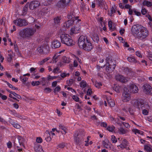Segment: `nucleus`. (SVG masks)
<instances>
[{
  "label": "nucleus",
  "mask_w": 152,
  "mask_h": 152,
  "mask_svg": "<svg viewBox=\"0 0 152 152\" xmlns=\"http://www.w3.org/2000/svg\"><path fill=\"white\" fill-rule=\"evenodd\" d=\"M42 47L43 50V54H46L49 53V47L48 45H42Z\"/></svg>",
  "instance_id": "5701e85b"
},
{
  "label": "nucleus",
  "mask_w": 152,
  "mask_h": 152,
  "mask_svg": "<svg viewBox=\"0 0 152 152\" xmlns=\"http://www.w3.org/2000/svg\"><path fill=\"white\" fill-rule=\"evenodd\" d=\"M134 106L140 109L141 108L142 109V113L145 115H147L148 113V111L150 108V107L148 104H144V101L141 99H138L136 100L134 103Z\"/></svg>",
  "instance_id": "7ed1b4c3"
},
{
  "label": "nucleus",
  "mask_w": 152,
  "mask_h": 152,
  "mask_svg": "<svg viewBox=\"0 0 152 152\" xmlns=\"http://www.w3.org/2000/svg\"><path fill=\"white\" fill-rule=\"evenodd\" d=\"M58 77L56 76H52L50 75H49L47 77V79L48 80H50L54 79H56Z\"/></svg>",
  "instance_id": "8fccbe9b"
},
{
  "label": "nucleus",
  "mask_w": 152,
  "mask_h": 152,
  "mask_svg": "<svg viewBox=\"0 0 152 152\" xmlns=\"http://www.w3.org/2000/svg\"><path fill=\"white\" fill-rule=\"evenodd\" d=\"M0 122H2V123L4 124H6L7 123V121H5L4 119L2 118L0 116Z\"/></svg>",
  "instance_id": "338daca9"
},
{
  "label": "nucleus",
  "mask_w": 152,
  "mask_h": 152,
  "mask_svg": "<svg viewBox=\"0 0 152 152\" xmlns=\"http://www.w3.org/2000/svg\"><path fill=\"white\" fill-rule=\"evenodd\" d=\"M68 18H71V20L67 21L64 23V26L66 28H68L72 26L75 21L77 23H79L81 21L80 19H79V16L75 17L73 15H72L68 16Z\"/></svg>",
  "instance_id": "423d86ee"
},
{
  "label": "nucleus",
  "mask_w": 152,
  "mask_h": 152,
  "mask_svg": "<svg viewBox=\"0 0 152 152\" xmlns=\"http://www.w3.org/2000/svg\"><path fill=\"white\" fill-rule=\"evenodd\" d=\"M145 149L149 152H151L152 151V149L150 147L147 145L145 146Z\"/></svg>",
  "instance_id": "052dcab7"
},
{
  "label": "nucleus",
  "mask_w": 152,
  "mask_h": 152,
  "mask_svg": "<svg viewBox=\"0 0 152 152\" xmlns=\"http://www.w3.org/2000/svg\"><path fill=\"white\" fill-rule=\"evenodd\" d=\"M94 86L96 88H99L102 86V84L101 82H98L97 81H96L94 83Z\"/></svg>",
  "instance_id": "ea45409f"
},
{
  "label": "nucleus",
  "mask_w": 152,
  "mask_h": 152,
  "mask_svg": "<svg viewBox=\"0 0 152 152\" xmlns=\"http://www.w3.org/2000/svg\"><path fill=\"white\" fill-rule=\"evenodd\" d=\"M42 50V45L39 47L37 49L38 52L41 54H43V50Z\"/></svg>",
  "instance_id": "49530a36"
},
{
  "label": "nucleus",
  "mask_w": 152,
  "mask_h": 152,
  "mask_svg": "<svg viewBox=\"0 0 152 152\" xmlns=\"http://www.w3.org/2000/svg\"><path fill=\"white\" fill-rule=\"evenodd\" d=\"M91 38L92 40L96 43H98L99 41V38L98 35L97 34H93L91 36Z\"/></svg>",
  "instance_id": "b1692460"
},
{
  "label": "nucleus",
  "mask_w": 152,
  "mask_h": 152,
  "mask_svg": "<svg viewBox=\"0 0 152 152\" xmlns=\"http://www.w3.org/2000/svg\"><path fill=\"white\" fill-rule=\"evenodd\" d=\"M12 126L16 129H20L21 127V126L20 124L15 122Z\"/></svg>",
  "instance_id": "4d7b16f0"
},
{
  "label": "nucleus",
  "mask_w": 152,
  "mask_h": 152,
  "mask_svg": "<svg viewBox=\"0 0 152 152\" xmlns=\"http://www.w3.org/2000/svg\"><path fill=\"white\" fill-rule=\"evenodd\" d=\"M79 48L86 51H89L92 50L93 46L86 36H80L78 40Z\"/></svg>",
  "instance_id": "f257e3e1"
},
{
  "label": "nucleus",
  "mask_w": 152,
  "mask_h": 152,
  "mask_svg": "<svg viewBox=\"0 0 152 152\" xmlns=\"http://www.w3.org/2000/svg\"><path fill=\"white\" fill-rule=\"evenodd\" d=\"M130 89L131 91L133 93H137L138 91V89L137 87L135 84H132L130 86Z\"/></svg>",
  "instance_id": "4be33fe9"
},
{
  "label": "nucleus",
  "mask_w": 152,
  "mask_h": 152,
  "mask_svg": "<svg viewBox=\"0 0 152 152\" xmlns=\"http://www.w3.org/2000/svg\"><path fill=\"white\" fill-rule=\"evenodd\" d=\"M147 10L145 9L142 8L141 10L142 14L143 15H145L147 13Z\"/></svg>",
  "instance_id": "680f3d73"
},
{
  "label": "nucleus",
  "mask_w": 152,
  "mask_h": 152,
  "mask_svg": "<svg viewBox=\"0 0 152 152\" xmlns=\"http://www.w3.org/2000/svg\"><path fill=\"white\" fill-rule=\"evenodd\" d=\"M80 29V26H78L77 25L74 26L71 28L70 29V35L72 36L74 34L78 33L79 32Z\"/></svg>",
  "instance_id": "4468645a"
},
{
  "label": "nucleus",
  "mask_w": 152,
  "mask_h": 152,
  "mask_svg": "<svg viewBox=\"0 0 152 152\" xmlns=\"http://www.w3.org/2000/svg\"><path fill=\"white\" fill-rule=\"evenodd\" d=\"M107 100L109 105L111 107H113L115 105V103L111 99L110 97H108L107 98Z\"/></svg>",
  "instance_id": "c756f323"
},
{
  "label": "nucleus",
  "mask_w": 152,
  "mask_h": 152,
  "mask_svg": "<svg viewBox=\"0 0 152 152\" xmlns=\"http://www.w3.org/2000/svg\"><path fill=\"white\" fill-rule=\"evenodd\" d=\"M45 140L47 142L50 141L52 138L51 137V134L49 131L47 130L45 132Z\"/></svg>",
  "instance_id": "412c9836"
},
{
  "label": "nucleus",
  "mask_w": 152,
  "mask_h": 152,
  "mask_svg": "<svg viewBox=\"0 0 152 152\" xmlns=\"http://www.w3.org/2000/svg\"><path fill=\"white\" fill-rule=\"evenodd\" d=\"M39 5L40 3L38 1H32L29 4V8L30 9L33 10L39 7Z\"/></svg>",
  "instance_id": "dca6fc26"
},
{
  "label": "nucleus",
  "mask_w": 152,
  "mask_h": 152,
  "mask_svg": "<svg viewBox=\"0 0 152 152\" xmlns=\"http://www.w3.org/2000/svg\"><path fill=\"white\" fill-rule=\"evenodd\" d=\"M80 85L81 88H83L86 87L87 83L86 81L83 80L80 83Z\"/></svg>",
  "instance_id": "72a5a7b5"
},
{
  "label": "nucleus",
  "mask_w": 152,
  "mask_h": 152,
  "mask_svg": "<svg viewBox=\"0 0 152 152\" xmlns=\"http://www.w3.org/2000/svg\"><path fill=\"white\" fill-rule=\"evenodd\" d=\"M92 91L91 88H88L87 91V95H90L92 94Z\"/></svg>",
  "instance_id": "69168bd1"
},
{
  "label": "nucleus",
  "mask_w": 152,
  "mask_h": 152,
  "mask_svg": "<svg viewBox=\"0 0 152 152\" xmlns=\"http://www.w3.org/2000/svg\"><path fill=\"white\" fill-rule=\"evenodd\" d=\"M40 83V82L39 81H33L31 82V85L33 86H37L39 85Z\"/></svg>",
  "instance_id": "a18cd8bd"
},
{
  "label": "nucleus",
  "mask_w": 152,
  "mask_h": 152,
  "mask_svg": "<svg viewBox=\"0 0 152 152\" xmlns=\"http://www.w3.org/2000/svg\"><path fill=\"white\" fill-rule=\"evenodd\" d=\"M61 42L68 46H72L75 45V42L73 41L69 34H62L60 36Z\"/></svg>",
  "instance_id": "39448f33"
},
{
  "label": "nucleus",
  "mask_w": 152,
  "mask_h": 152,
  "mask_svg": "<svg viewBox=\"0 0 152 152\" xmlns=\"http://www.w3.org/2000/svg\"><path fill=\"white\" fill-rule=\"evenodd\" d=\"M71 0H60L56 4V6L59 8L64 9L69 5Z\"/></svg>",
  "instance_id": "0eeeda50"
},
{
  "label": "nucleus",
  "mask_w": 152,
  "mask_h": 152,
  "mask_svg": "<svg viewBox=\"0 0 152 152\" xmlns=\"http://www.w3.org/2000/svg\"><path fill=\"white\" fill-rule=\"evenodd\" d=\"M67 84L68 86H70L73 84L74 81L73 79H70L69 81H67Z\"/></svg>",
  "instance_id": "bf43d9fd"
},
{
  "label": "nucleus",
  "mask_w": 152,
  "mask_h": 152,
  "mask_svg": "<svg viewBox=\"0 0 152 152\" xmlns=\"http://www.w3.org/2000/svg\"><path fill=\"white\" fill-rule=\"evenodd\" d=\"M115 127L113 126H108L107 128V130L110 132H113L114 131Z\"/></svg>",
  "instance_id": "4c0bfd02"
},
{
  "label": "nucleus",
  "mask_w": 152,
  "mask_h": 152,
  "mask_svg": "<svg viewBox=\"0 0 152 152\" xmlns=\"http://www.w3.org/2000/svg\"><path fill=\"white\" fill-rule=\"evenodd\" d=\"M61 89V87L59 86H58L56 87L54 89L53 92L54 93H56L57 92H58L60 91Z\"/></svg>",
  "instance_id": "3c124183"
},
{
  "label": "nucleus",
  "mask_w": 152,
  "mask_h": 152,
  "mask_svg": "<svg viewBox=\"0 0 152 152\" xmlns=\"http://www.w3.org/2000/svg\"><path fill=\"white\" fill-rule=\"evenodd\" d=\"M122 110L127 113L129 112L131 115H134V110L129 105L126 104L124 105L122 108Z\"/></svg>",
  "instance_id": "f8f14e48"
},
{
  "label": "nucleus",
  "mask_w": 152,
  "mask_h": 152,
  "mask_svg": "<svg viewBox=\"0 0 152 152\" xmlns=\"http://www.w3.org/2000/svg\"><path fill=\"white\" fill-rule=\"evenodd\" d=\"M36 141L38 143H41L42 142V138L40 137H37L36 140Z\"/></svg>",
  "instance_id": "0e129e2a"
},
{
  "label": "nucleus",
  "mask_w": 152,
  "mask_h": 152,
  "mask_svg": "<svg viewBox=\"0 0 152 152\" xmlns=\"http://www.w3.org/2000/svg\"><path fill=\"white\" fill-rule=\"evenodd\" d=\"M118 132L120 134H123L127 132L126 130L122 127H120L118 129Z\"/></svg>",
  "instance_id": "f704fd0d"
},
{
  "label": "nucleus",
  "mask_w": 152,
  "mask_h": 152,
  "mask_svg": "<svg viewBox=\"0 0 152 152\" xmlns=\"http://www.w3.org/2000/svg\"><path fill=\"white\" fill-rule=\"evenodd\" d=\"M96 19L97 22L99 23L104 22V18L102 17H98L96 18Z\"/></svg>",
  "instance_id": "de8ad7c7"
},
{
  "label": "nucleus",
  "mask_w": 152,
  "mask_h": 152,
  "mask_svg": "<svg viewBox=\"0 0 152 152\" xmlns=\"http://www.w3.org/2000/svg\"><path fill=\"white\" fill-rule=\"evenodd\" d=\"M97 1L99 6H102L104 5L103 0H97Z\"/></svg>",
  "instance_id": "864d4df0"
},
{
  "label": "nucleus",
  "mask_w": 152,
  "mask_h": 152,
  "mask_svg": "<svg viewBox=\"0 0 152 152\" xmlns=\"http://www.w3.org/2000/svg\"><path fill=\"white\" fill-rule=\"evenodd\" d=\"M128 142L126 139H124L122 142L119 146L122 149L126 148L127 146Z\"/></svg>",
  "instance_id": "393cba45"
},
{
  "label": "nucleus",
  "mask_w": 152,
  "mask_h": 152,
  "mask_svg": "<svg viewBox=\"0 0 152 152\" xmlns=\"http://www.w3.org/2000/svg\"><path fill=\"white\" fill-rule=\"evenodd\" d=\"M106 71L109 73L112 72L115 69L116 66V62L113 58L108 56L106 58Z\"/></svg>",
  "instance_id": "20e7f679"
},
{
  "label": "nucleus",
  "mask_w": 152,
  "mask_h": 152,
  "mask_svg": "<svg viewBox=\"0 0 152 152\" xmlns=\"http://www.w3.org/2000/svg\"><path fill=\"white\" fill-rule=\"evenodd\" d=\"M17 138L20 146H23L24 147V143L25 141L24 139L22 137L20 136H18Z\"/></svg>",
  "instance_id": "a878e982"
},
{
  "label": "nucleus",
  "mask_w": 152,
  "mask_h": 152,
  "mask_svg": "<svg viewBox=\"0 0 152 152\" xmlns=\"http://www.w3.org/2000/svg\"><path fill=\"white\" fill-rule=\"evenodd\" d=\"M113 90L117 93H119L121 91V88L118 85H115L113 87Z\"/></svg>",
  "instance_id": "2f4dec72"
},
{
  "label": "nucleus",
  "mask_w": 152,
  "mask_h": 152,
  "mask_svg": "<svg viewBox=\"0 0 152 152\" xmlns=\"http://www.w3.org/2000/svg\"><path fill=\"white\" fill-rule=\"evenodd\" d=\"M36 31V29L34 28L27 27L20 29L18 36L21 39H28L32 36Z\"/></svg>",
  "instance_id": "f03ea898"
},
{
  "label": "nucleus",
  "mask_w": 152,
  "mask_h": 152,
  "mask_svg": "<svg viewBox=\"0 0 152 152\" xmlns=\"http://www.w3.org/2000/svg\"><path fill=\"white\" fill-rule=\"evenodd\" d=\"M142 4L143 5L146 6L148 7H150L152 6V3L151 2L146 0H144Z\"/></svg>",
  "instance_id": "c9c22d12"
},
{
  "label": "nucleus",
  "mask_w": 152,
  "mask_h": 152,
  "mask_svg": "<svg viewBox=\"0 0 152 152\" xmlns=\"http://www.w3.org/2000/svg\"><path fill=\"white\" fill-rule=\"evenodd\" d=\"M79 135L78 133L77 132L75 133L74 135V140L76 144L80 145L81 144V140L78 137Z\"/></svg>",
  "instance_id": "6ab92c4d"
},
{
  "label": "nucleus",
  "mask_w": 152,
  "mask_h": 152,
  "mask_svg": "<svg viewBox=\"0 0 152 152\" xmlns=\"http://www.w3.org/2000/svg\"><path fill=\"white\" fill-rule=\"evenodd\" d=\"M143 90L146 92V94H152V88L151 86L147 84L144 85Z\"/></svg>",
  "instance_id": "f3484780"
},
{
  "label": "nucleus",
  "mask_w": 152,
  "mask_h": 152,
  "mask_svg": "<svg viewBox=\"0 0 152 152\" xmlns=\"http://www.w3.org/2000/svg\"><path fill=\"white\" fill-rule=\"evenodd\" d=\"M29 5V2H27L25 6L23 7V14L25 15L26 14L28 7Z\"/></svg>",
  "instance_id": "473e14b6"
},
{
  "label": "nucleus",
  "mask_w": 152,
  "mask_h": 152,
  "mask_svg": "<svg viewBox=\"0 0 152 152\" xmlns=\"http://www.w3.org/2000/svg\"><path fill=\"white\" fill-rule=\"evenodd\" d=\"M62 62L64 63H68L69 61L66 56H64L62 58Z\"/></svg>",
  "instance_id": "5fc2aeb1"
},
{
  "label": "nucleus",
  "mask_w": 152,
  "mask_h": 152,
  "mask_svg": "<svg viewBox=\"0 0 152 152\" xmlns=\"http://www.w3.org/2000/svg\"><path fill=\"white\" fill-rule=\"evenodd\" d=\"M115 79L117 80H118L121 83H124L127 82L129 79L123 75H118L115 76Z\"/></svg>",
  "instance_id": "2eb2a0df"
},
{
  "label": "nucleus",
  "mask_w": 152,
  "mask_h": 152,
  "mask_svg": "<svg viewBox=\"0 0 152 152\" xmlns=\"http://www.w3.org/2000/svg\"><path fill=\"white\" fill-rule=\"evenodd\" d=\"M65 146V144L63 142L60 143L58 146L57 148H63Z\"/></svg>",
  "instance_id": "603ef678"
},
{
  "label": "nucleus",
  "mask_w": 152,
  "mask_h": 152,
  "mask_svg": "<svg viewBox=\"0 0 152 152\" xmlns=\"http://www.w3.org/2000/svg\"><path fill=\"white\" fill-rule=\"evenodd\" d=\"M148 35V31L147 29L145 28L142 30L139 34H138L137 37L138 38L143 40Z\"/></svg>",
  "instance_id": "1a4fd4ad"
},
{
  "label": "nucleus",
  "mask_w": 152,
  "mask_h": 152,
  "mask_svg": "<svg viewBox=\"0 0 152 152\" xmlns=\"http://www.w3.org/2000/svg\"><path fill=\"white\" fill-rule=\"evenodd\" d=\"M50 58L48 57L47 58L44 59L41 61H40L39 63V64L40 65H42L45 62L48 61L49 59Z\"/></svg>",
  "instance_id": "37998d69"
},
{
  "label": "nucleus",
  "mask_w": 152,
  "mask_h": 152,
  "mask_svg": "<svg viewBox=\"0 0 152 152\" xmlns=\"http://www.w3.org/2000/svg\"><path fill=\"white\" fill-rule=\"evenodd\" d=\"M113 124H118L120 126L122 125L121 122L120 121L119 118H115L114 122H113Z\"/></svg>",
  "instance_id": "e433bc0d"
},
{
  "label": "nucleus",
  "mask_w": 152,
  "mask_h": 152,
  "mask_svg": "<svg viewBox=\"0 0 152 152\" xmlns=\"http://www.w3.org/2000/svg\"><path fill=\"white\" fill-rule=\"evenodd\" d=\"M115 9L116 8H114L113 6H112V7L110 8V13H109L110 16H112L113 14L115 12Z\"/></svg>",
  "instance_id": "79ce46f5"
},
{
  "label": "nucleus",
  "mask_w": 152,
  "mask_h": 152,
  "mask_svg": "<svg viewBox=\"0 0 152 152\" xmlns=\"http://www.w3.org/2000/svg\"><path fill=\"white\" fill-rule=\"evenodd\" d=\"M141 27V25L138 24L133 25L131 29V32L132 34L134 36H138L139 32L138 30L140 29V28Z\"/></svg>",
  "instance_id": "9b49d317"
},
{
  "label": "nucleus",
  "mask_w": 152,
  "mask_h": 152,
  "mask_svg": "<svg viewBox=\"0 0 152 152\" xmlns=\"http://www.w3.org/2000/svg\"><path fill=\"white\" fill-rule=\"evenodd\" d=\"M50 8L46 6L41 10L39 12V14H40L41 15L43 16H48L50 13Z\"/></svg>",
  "instance_id": "ddd939ff"
},
{
  "label": "nucleus",
  "mask_w": 152,
  "mask_h": 152,
  "mask_svg": "<svg viewBox=\"0 0 152 152\" xmlns=\"http://www.w3.org/2000/svg\"><path fill=\"white\" fill-rule=\"evenodd\" d=\"M110 140L112 143H115L117 141V140L115 136L114 135H112L111 136V138L110 139Z\"/></svg>",
  "instance_id": "a19ab883"
},
{
  "label": "nucleus",
  "mask_w": 152,
  "mask_h": 152,
  "mask_svg": "<svg viewBox=\"0 0 152 152\" xmlns=\"http://www.w3.org/2000/svg\"><path fill=\"white\" fill-rule=\"evenodd\" d=\"M20 80L23 83H25L27 80L28 78L24 76H21L20 77Z\"/></svg>",
  "instance_id": "58836bf2"
},
{
  "label": "nucleus",
  "mask_w": 152,
  "mask_h": 152,
  "mask_svg": "<svg viewBox=\"0 0 152 152\" xmlns=\"http://www.w3.org/2000/svg\"><path fill=\"white\" fill-rule=\"evenodd\" d=\"M44 91L46 93H48L51 92V89L49 87H46L44 89Z\"/></svg>",
  "instance_id": "e2e57ef3"
},
{
  "label": "nucleus",
  "mask_w": 152,
  "mask_h": 152,
  "mask_svg": "<svg viewBox=\"0 0 152 152\" xmlns=\"http://www.w3.org/2000/svg\"><path fill=\"white\" fill-rule=\"evenodd\" d=\"M127 59L129 62L131 63H135L137 62V60L135 57L132 56L128 57Z\"/></svg>",
  "instance_id": "cd10ccee"
},
{
  "label": "nucleus",
  "mask_w": 152,
  "mask_h": 152,
  "mask_svg": "<svg viewBox=\"0 0 152 152\" xmlns=\"http://www.w3.org/2000/svg\"><path fill=\"white\" fill-rule=\"evenodd\" d=\"M122 99L123 101L124 102H127L131 99L130 95L129 93V91L126 89V91H124L122 95Z\"/></svg>",
  "instance_id": "9d476101"
},
{
  "label": "nucleus",
  "mask_w": 152,
  "mask_h": 152,
  "mask_svg": "<svg viewBox=\"0 0 152 152\" xmlns=\"http://www.w3.org/2000/svg\"><path fill=\"white\" fill-rule=\"evenodd\" d=\"M61 19V17L59 16L56 17L54 18V25H56V26L59 25Z\"/></svg>",
  "instance_id": "c85d7f7f"
},
{
  "label": "nucleus",
  "mask_w": 152,
  "mask_h": 152,
  "mask_svg": "<svg viewBox=\"0 0 152 152\" xmlns=\"http://www.w3.org/2000/svg\"><path fill=\"white\" fill-rule=\"evenodd\" d=\"M69 73H66L65 72L61 73L60 74V76L63 78H64L66 77L69 76Z\"/></svg>",
  "instance_id": "09e8293b"
},
{
  "label": "nucleus",
  "mask_w": 152,
  "mask_h": 152,
  "mask_svg": "<svg viewBox=\"0 0 152 152\" xmlns=\"http://www.w3.org/2000/svg\"><path fill=\"white\" fill-rule=\"evenodd\" d=\"M61 44L59 40L57 39L54 40L52 42L51 47L53 48H59Z\"/></svg>",
  "instance_id": "a211bd4d"
},
{
  "label": "nucleus",
  "mask_w": 152,
  "mask_h": 152,
  "mask_svg": "<svg viewBox=\"0 0 152 152\" xmlns=\"http://www.w3.org/2000/svg\"><path fill=\"white\" fill-rule=\"evenodd\" d=\"M59 129H62V131L61 132L62 134H65L67 132V129L66 126L63 125L62 124H60L59 125Z\"/></svg>",
  "instance_id": "bb28decb"
},
{
  "label": "nucleus",
  "mask_w": 152,
  "mask_h": 152,
  "mask_svg": "<svg viewBox=\"0 0 152 152\" xmlns=\"http://www.w3.org/2000/svg\"><path fill=\"white\" fill-rule=\"evenodd\" d=\"M108 26L109 29L111 30H112V31H113L115 30L114 28H113V29L112 22L111 21H109L108 22Z\"/></svg>",
  "instance_id": "c03bdc74"
},
{
  "label": "nucleus",
  "mask_w": 152,
  "mask_h": 152,
  "mask_svg": "<svg viewBox=\"0 0 152 152\" xmlns=\"http://www.w3.org/2000/svg\"><path fill=\"white\" fill-rule=\"evenodd\" d=\"M60 58V56L59 55H58V53H56L53 58V62L56 63Z\"/></svg>",
  "instance_id": "7c9ffc66"
},
{
  "label": "nucleus",
  "mask_w": 152,
  "mask_h": 152,
  "mask_svg": "<svg viewBox=\"0 0 152 152\" xmlns=\"http://www.w3.org/2000/svg\"><path fill=\"white\" fill-rule=\"evenodd\" d=\"M132 131L135 134H140V131L136 129H134Z\"/></svg>",
  "instance_id": "774afa93"
},
{
  "label": "nucleus",
  "mask_w": 152,
  "mask_h": 152,
  "mask_svg": "<svg viewBox=\"0 0 152 152\" xmlns=\"http://www.w3.org/2000/svg\"><path fill=\"white\" fill-rule=\"evenodd\" d=\"M73 99L76 102H78L79 100V98L77 96L75 95H73L72 96Z\"/></svg>",
  "instance_id": "13d9d810"
},
{
  "label": "nucleus",
  "mask_w": 152,
  "mask_h": 152,
  "mask_svg": "<svg viewBox=\"0 0 152 152\" xmlns=\"http://www.w3.org/2000/svg\"><path fill=\"white\" fill-rule=\"evenodd\" d=\"M14 23L19 27H23L26 26L28 24L26 21L20 18H17L13 21Z\"/></svg>",
  "instance_id": "6e6552de"
},
{
  "label": "nucleus",
  "mask_w": 152,
  "mask_h": 152,
  "mask_svg": "<svg viewBox=\"0 0 152 152\" xmlns=\"http://www.w3.org/2000/svg\"><path fill=\"white\" fill-rule=\"evenodd\" d=\"M102 144L107 149H110L111 148V144L109 142V140L107 139H105L102 141Z\"/></svg>",
  "instance_id": "aec40b11"
},
{
  "label": "nucleus",
  "mask_w": 152,
  "mask_h": 152,
  "mask_svg": "<svg viewBox=\"0 0 152 152\" xmlns=\"http://www.w3.org/2000/svg\"><path fill=\"white\" fill-rule=\"evenodd\" d=\"M122 124H123L126 128H129L130 127V126L128 123L124 122H121Z\"/></svg>",
  "instance_id": "6e6d98bb"
}]
</instances>
